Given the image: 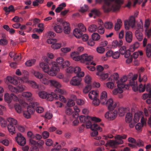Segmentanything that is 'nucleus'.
Wrapping results in <instances>:
<instances>
[{"instance_id":"nucleus-28","label":"nucleus","mask_w":151,"mask_h":151,"mask_svg":"<svg viewBox=\"0 0 151 151\" xmlns=\"http://www.w3.org/2000/svg\"><path fill=\"white\" fill-rule=\"evenodd\" d=\"M139 46V43L137 42H135L134 43L129 46V51L134 52L135 50L137 49Z\"/></svg>"},{"instance_id":"nucleus-51","label":"nucleus","mask_w":151,"mask_h":151,"mask_svg":"<svg viewBox=\"0 0 151 151\" xmlns=\"http://www.w3.org/2000/svg\"><path fill=\"white\" fill-rule=\"evenodd\" d=\"M125 112V109L122 107H119L118 110V113L119 115L120 116H122L124 115V114Z\"/></svg>"},{"instance_id":"nucleus-24","label":"nucleus","mask_w":151,"mask_h":151,"mask_svg":"<svg viewBox=\"0 0 151 151\" xmlns=\"http://www.w3.org/2000/svg\"><path fill=\"white\" fill-rule=\"evenodd\" d=\"M82 63H85L86 61H91L93 59V57L87 54H84L82 55Z\"/></svg>"},{"instance_id":"nucleus-42","label":"nucleus","mask_w":151,"mask_h":151,"mask_svg":"<svg viewBox=\"0 0 151 151\" xmlns=\"http://www.w3.org/2000/svg\"><path fill=\"white\" fill-rule=\"evenodd\" d=\"M90 129L92 130H98L101 132L102 130V129L96 124H92Z\"/></svg>"},{"instance_id":"nucleus-45","label":"nucleus","mask_w":151,"mask_h":151,"mask_svg":"<svg viewBox=\"0 0 151 151\" xmlns=\"http://www.w3.org/2000/svg\"><path fill=\"white\" fill-rule=\"evenodd\" d=\"M97 52L99 54H103L105 51V48L102 46H100L97 47L96 49Z\"/></svg>"},{"instance_id":"nucleus-48","label":"nucleus","mask_w":151,"mask_h":151,"mask_svg":"<svg viewBox=\"0 0 151 151\" xmlns=\"http://www.w3.org/2000/svg\"><path fill=\"white\" fill-rule=\"evenodd\" d=\"M4 99L5 101L8 103H10L12 101L11 95L9 96V94L8 93H6L4 95Z\"/></svg>"},{"instance_id":"nucleus-41","label":"nucleus","mask_w":151,"mask_h":151,"mask_svg":"<svg viewBox=\"0 0 151 151\" xmlns=\"http://www.w3.org/2000/svg\"><path fill=\"white\" fill-rule=\"evenodd\" d=\"M91 89V86L89 85H86L83 89V92L84 94L88 93Z\"/></svg>"},{"instance_id":"nucleus-50","label":"nucleus","mask_w":151,"mask_h":151,"mask_svg":"<svg viewBox=\"0 0 151 151\" xmlns=\"http://www.w3.org/2000/svg\"><path fill=\"white\" fill-rule=\"evenodd\" d=\"M4 9L7 14H8L10 12H12L14 10V7L12 5H10L8 7H4Z\"/></svg>"},{"instance_id":"nucleus-4","label":"nucleus","mask_w":151,"mask_h":151,"mask_svg":"<svg viewBox=\"0 0 151 151\" xmlns=\"http://www.w3.org/2000/svg\"><path fill=\"white\" fill-rule=\"evenodd\" d=\"M127 137V135L122 134L118 135L114 137L115 140H110L107 142L106 146H110L112 148L116 147V145H118L122 144L123 143V139H125Z\"/></svg>"},{"instance_id":"nucleus-59","label":"nucleus","mask_w":151,"mask_h":151,"mask_svg":"<svg viewBox=\"0 0 151 151\" xmlns=\"http://www.w3.org/2000/svg\"><path fill=\"white\" fill-rule=\"evenodd\" d=\"M44 0H35L32 2L33 5L37 6L39 4H42L43 3Z\"/></svg>"},{"instance_id":"nucleus-20","label":"nucleus","mask_w":151,"mask_h":151,"mask_svg":"<svg viewBox=\"0 0 151 151\" xmlns=\"http://www.w3.org/2000/svg\"><path fill=\"white\" fill-rule=\"evenodd\" d=\"M6 82L10 83L14 85H17L18 84V81L17 80V77L8 76L6 78Z\"/></svg>"},{"instance_id":"nucleus-38","label":"nucleus","mask_w":151,"mask_h":151,"mask_svg":"<svg viewBox=\"0 0 151 151\" xmlns=\"http://www.w3.org/2000/svg\"><path fill=\"white\" fill-rule=\"evenodd\" d=\"M54 29L56 32L58 33H60L63 31V27L60 25H57L54 26Z\"/></svg>"},{"instance_id":"nucleus-44","label":"nucleus","mask_w":151,"mask_h":151,"mask_svg":"<svg viewBox=\"0 0 151 151\" xmlns=\"http://www.w3.org/2000/svg\"><path fill=\"white\" fill-rule=\"evenodd\" d=\"M106 85L107 88L110 89H113L115 86L114 83L112 81L107 82L106 83Z\"/></svg>"},{"instance_id":"nucleus-12","label":"nucleus","mask_w":151,"mask_h":151,"mask_svg":"<svg viewBox=\"0 0 151 151\" xmlns=\"http://www.w3.org/2000/svg\"><path fill=\"white\" fill-rule=\"evenodd\" d=\"M104 114V116L106 119L109 120H113L115 119L117 116V111L114 109L109 110Z\"/></svg>"},{"instance_id":"nucleus-11","label":"nucleus","mask_w":151,"mask_h":151,"mask_svg":"<svg viewBox=\"0 0 151 151\" xmlns=\"http://www.w3.org/2000/svg\"><path fill=\"white\" fill-rule=\"evenodd\" d=\"M47 42L48 44H51V47L54 50L59 49L62 47V44L57 42V40L56 39H48Z\"/></svg>"},{"instance_id":"nucleus-29","label":"nucleus","mask_w":151,"mask_h":151,"mask_svg":"<svg viewBox=\"0 0 151 151\" xmlns=\"http://www.w3.org/2000/svg\"><path fill=\"white\" fill-rule=\"evenodd\" d=\"M73 34L76 38L79 39L81 38L82 33L78 28H76L73 30Z\"/></svg>"},{"instance_id":"nucleus-8","label":"nucleus","mask_w":151,"mask_h":151,"mask_svg":"<svg viewBox=\"0 0 151 151\" xmlns=\"http://www.w3.org/2000/svg\"><path fill=\"white\" fill-rule=\"evenodd\" d=\"M124 24L125 28L127 30H129L130 27L133 28L135 24V17L133 16H131L128 19L124 20Z\"/></svg>"},{"instance_id":"nucleus-22","label":"nucleus","mask_w":151,"mask_h":151,"mask_svg":"<svg viewBox=\"0 0 151 151\" xmlns=\"http://www.w3.org/2000/svg\"><path fill=\"white\" fill-rule=\"evenodd\" d=\"M63 25L64 33L66 34H69L70 32V24L67 22H64L63 23Z\"/></svg>"},{"instance_id":"nucleus-60","label":"nucleus","mask_w":151,"mask_h":151,"mask_svg":"<svg viewBox=\"0 0 151 151\" xmlns=\"http://www.w3.org/2000/svg\"><path fill=\"white\" fill-rule=\"evenodd\" d=\"M8 89L10 91L17 93V90L16 87H15L11 85H9L8 86Z\"/></svg>"},{"instance_id":"nucleus-10","label":"nucleus","mask_w":151,"mask_h":151,"mask_svg":"<svg viewBox=\"0 0 151 151\" xmlns=\"http://www.w3.org/2000/svg\"><path fill=\"white\" fill-rule=\"evenodd\" d=\"M56 63L58 65H60L62 68H65L70 65V63L68 60H65L64 59L61 57L57 58L56 59V61H55Z\"/></svg>"},{"instance_id":"nucleus-9","label":"nucleus","mask_w":151,"mask_h":151,"mask_svg":"<svg viewBox=\"0 0 151 151\" xmlns=\"http://www.w3.org/2000/svg\"><path fill=\"white\" fill-rule=\"evenodd\" d=\"M117 102L114 101L113 99L110 98L107 99L106 101L104 102L102 104L104 105H106L109 110L114 109L117 106Z\"/></svg>"},{"instance_id":"nucleus-1","label":"nucleus","mask_w":151,"mask_h":151,"mask_svg":"<svg viewBox=\"0 0 151 151\" xmlns=\"http://www.w3.org/2000/svg\"><path fill=\"white\" fill-rule=\"evenodd\" d=\"M39 66L42 70L45 73L51 76H56L59 79H63L64 76L61 73H58L60 71V69L58 65L55 62H51L50 63L40 62Z\"/></svg>"},{"instance_id":"nucleus-36","label":"nucleus","mask_w":151,"mask_h":151,"mask_svg":"<svg viewBox=\"0 0 151 151\" xmlns=\"http://www.w3.org/2000/svg\"><path fill=\"white\" fill-rule=\"evenodd\" d=\"M83 80L85 83L90 84L92 81L91 77L88 74H86L84 77Z\"/></svg>"},{"instance_id":"nucleus-25","label":"nucleus","mask_w":151,"mask_h":151,"mask_svg":"<svg viewBox=\"0 0 151 151\" xmlns=\"http://www.w3.org/2000/svg\"><path fill=\"white\" fill-rule=\"evenodd\" d=\"M55 100L58 99V96L56 95L55 93L51 92L50 93L47 94L46 98L49 101H52L54 99Z\"/></svg>"},{"instance_id":"nucleus-64","label":"nucleus","mask_w":151,"mask_h":151,"mask_svg":"<svg viewBox=\"0 0 151 151\" xmlns=\"http://www.w3.org/2000/svg\"><path fill=\"white\" fill-rule=\"evenodd\" d=\"M145 88L147 91L148 92L150 95V97L151 96V85L150 83H148L145 86Z\"/></svg>"},{"instance_id":"nucleus-31","label":"nucleus","mask_w":151,"mask_h":151,"mask_svg":"<svg viewBox=\"0 0 151 151\" xmlns=\"http://www.w3.org/2000/svg\"><path fill=\"white\" fill-rule=\"evenodd\" d=\"M122 25V22L121 19H118L116 22L115 24L114 29L116 31L119 30Z\"/></svg>"},{"instance_id":"nucleus-40","label":"nucleus","mask_w":151,"mask_h":151,"mask_svg":"<svg viewBox=\"0 0 151 151\" xmlns=\"http://www.w3.org/2000/svg\"><path fill=\"white\" fill-rule=\"evenodd\" d=\"M7 121L9 123L8 124L15 125L17 123V121L15 119L9 117L7 119Z\"/></svg>"},{"instance_id":"nucleus-23","label":"nucleus","mask_w":151,"mask_h":151,"mask_svg":"<svg viewBox=\"0 0 151 151\" xmlns=\"http://www.w3.org/2000/svg\"><path fill=\"white\" fill-rule=\"evenodd\" d=\"M125 38L127 42L131 43L133 39L132 32L129 31H126L125 33Z\"/></svg>"},{"instance_id":"nucleus-14","label":"nucleus","mask_w":151,"mask_h":151,"mask_svg":"<svg viewBox=\"0 0 151 151\" xmlns=\"http://www.w3.org/2000/svg\"><path fill=\"white\" fill-rule=\"evenodd\" d=\"M125 119L126 122L129 124V126L130 128H133L134 127L135 124L133 121V115L132 113H127L126 115Z\"/></svg>"},{"instance_id":"nucleus-33","label":"nucleus","mask_w":151,"mask_h":151,"mask_svg":"<svg viewBox=\"0 0 151 151\" xmlns=\"http://www.w3.org/2000/svg\"><path fill=\"white\" fill-rule=\"evenodd\" d=\"M7 129L9 132L12 134H13L16 132L14 125L8 124Z\"/></svg>"},{"instance_id":"nucleus-39","label":"nucleus","mask_w":151,"mask_h":151,"mask_svg":"<svg viewBox=\"0 0 151 151\" xmlns=\"http://www.w3.org/2000/svg\"><path fill=\"white\" fill-rule=\"evenodd\" d=\"M97 28V26L94 24L90 25L88 28V31L91 32H93L96 31Z\"/></svg>"},{"instance_id":"nucleus-19","label":"nucleus","mask_w":151,"mask_h":151,"mask_svg":"<svg viewBox=\"0 0 151 151\" xmlns=\"http://www.w3.org/2000/svg\"><path fill=\"white\" fill-rule=\"evenodd\" d=\"M74 73L76 74V76L78 77H82L85 75L84 73L81 71V69L78 66L73 67Z\"/></svg>"},{"instance_id":"nucleus-46","label":"nucleus","mask_w":151,"mask_h":151,"mask_svg":"<svg viewBox=\"0 0 151 151\" xmlns=\"http://www.w3.org/2000/svg\"><path fill=\"white\" fill-rule=\"evenodd\" d=\"M78 29L81 31L82 32H85L86 30V27L84 25L81 23H80L78 24Z\"/></svg>"},{"instance_id":"nucleus-21","label":"nucleus","mask_w":151,"mask_h":151,"mask_svg":"<svg viewBox=\"0 0 151 151\" xmlns=\"http://www.w3.org/2000/svg\"><path fill=\"white\" fill-rule=\"evenodd\" d=\"M107 97L108 94L106 91H103L100 93L99 98L101 104L107 100Z\"/></svg>"},{"instance_id":"nucleus-43","label":"nucleus","mask_w":151,"mask_h":151,"mask_svg":"<svg viewBox=\"0 0 151 151\" xmlns=\"http://www.w3.org/2000/svg\"><path fill=\"white\" fill-rule=\"evenodd\" d=\"M87 118L88 119L91 120L96 122H100L101 121V119L100 118L95 116H87Z\"/></svg>"},{"instance_id":"nucleus-15","label":"nucleus","mask_w":151,"mask_h":151,"mask_svg":"<svg viewBox=\"0 0 151 151\" xmlns=\"http://www.w3.org/2000/svg\"><path fill=\"white\" fill-rule=\"evenodd\" d=\"M17 143L21 146H24L26 143L25 139L20 133L17 134V136L15 138Z\"/></svg>"},{"instance_id":"nucleus-13","label":"nucleus","mask_w":151,"mask_h":151,"mask_svg":"<svg viewBox=\"0 0 151 151\" xmlns=\"http://www.w3.org/2000/svg\"><path fill=\"white\" fill-rule=\"evenodd\" d=\"M141 24L138 27V29L135 31V36L139 41H141L143 38V36L142 31L143 29V22L141 20H140Z\"/></svg>"},{"instance_id":"nucleus-53","label":"nucleus","mask_w":151,"mask_h":151,"mask_svg":"<svg viewBox=\"0 0 151 151\" xmlns=\"http://www.w3.org/2000/svg\"><path fill=\"white\" fill-rule=\"evenodd\" d=\"M92 102V104L95 106H97L99 105L100 104V101L97 97L94 98L93 99Z\"/></svg>"},{"instance_id":"nucleus-34","label":"nucleus","mask_w":151,"mask_h":151,"mask_svg":"<svg viewBox=\"0 0 151 151\" xmlns=\"http://www.w3.org/2000/svg\"><path fill=\"white\" fill-rule=\"evenodd\" d=\"M36 61V60L34 59L29 60L25 62V65L27 67H31L34 65Z\"/></svg>"},{"instance_id":"nucleus-3","label":"nucleus","mask_w":151,"mask_h":151,"mask_svg":"<svg viewBox=\"0 0 151 151\" xmlns=\"http://www.w3.org/2000/svg\"><path fill=\"white\" fill-rule=\"evenodd\" d=\"M114 0H104V4L103 9L105 12L111 10L114 11L119 10L120 8V4H122L123 0H116L115 2Z\"/></svg>"},{"instance_id":"nucleus-37","label":"nucleus","mask_w":151,"mask_h":151,"mask_svg":"<svg viewBox=\"0 0 151 151\" xmlns=\"http://www.w3.org/2000/svg\"><path fill=\"white\" fill-rule=\"evenodd\" d=\"M119 78V76L117 73H114L112 74L109 78V79L111 81L117 80Z\"/></svg>"},{"instance_id":"nucleus-49","label":"nucleus","mask_w":151,"mask_h":151,"mask_svg":"<svg viewBox=\"0 0 151 151\" xmlns=\"http://www.w3.org/2000/svg\"><path fill=\"white\" fill-rule=\"evenodd\" d=\"M100 14L99 12L96 9H93L91 10V12L89 14V17H91L92 16L95 15H98Z\"/></svg>"},{"instance_id":"nucleus-62","label":"nucleus","mask_w":151,"mask_h":151,"mask_svg":"<svg viewBox=\"0 0 151 151\" xmlns=\"http://www.w3.org/2000/svg\"><path fill=\"white\" fill-rule=\"evenodd\" d=\"M67 106L68 107H72L75 105V102L72 99H69L66 104Z\"/></svg>"},{"instance_id":"nucleus-32","label":"nucleus","mask_w":151,"mask_h":151,"mask_svg":"<svg viewBox=\"0 0 151 151\" xmlns=\"http://www.w3.org/2000/svg\"><path fill=\"white\" fill-rule=\"evenodd\" d=\"M66 4L65 2L61 3L58 5V6L55 9V12L57 13H59L64 7H66Z\"/></svg>"},{"instance_id":"nucleus-6","label":"nucleus","mask_w":151,"mask_h":151,"mask_svg":"<svg viewBox=\"0 0 151 151\" xmlns=\"http://www.w3.org/2000/svg\"><path fill=\"white\" fill-rule=\"evenodd\" d=\"M23 73L26 76L22 77L20 78L19 80L21 81L22 83H27L32 87L34 88L39 89V86L37 83L33 81H29L28 80V77L29 76V73L26 70H24Z\"/></svg>"},{"instance_id":"nucleus-52","label":"nucleus","mask_w":151,"mask_h":151,"mask_svg":"<svg viewBox=\"0 0 151 151\" xmlns=\"http://www.w3.org/2000/svg\"><path fill=\"white\" fill-rule=\"evenodd\" d=\"M22 95L23 97L28 98L31 97L32 96V93L29 91L24 92L22 93Z\"/></svg>"},{"instance_id":"nucleus-57","label":"nucleus","mask_w":151,"mask_h":151,"mask_svg":"<svg viewBox=\"0 0 151 151\" xmlns=\"http://www.w3.org/2000/svg\"><path fill=\"white\" fill-rule=\"evenodd\" d=\"M105 27L107 29H111L113 26V24L111 22H107L104 24Z\"/></svg>"},{"instance_id":"nucleus-55","label":"nucleus","mask_w":151,"mask_h":151,"mask_svg":"<svg viewBox=\"0 0 151 151\" xmlns=\"http://www.w3.org/2000/svg\"><path fill=\"white\" fill-rule=\"evenodd\" d=\"M100 37L97 33H94L92 35V39L95 41H97L100 39Z\"/></svg>"},{"instance_id":"nucleus-63","label":"nucleus","mask_w":151,"mask_h":151,"mask_svg":"<svg viewBox=\"0 0 151 151\" xmlns=\"http://www.w3.org/2000/svg\"><path fill=\"white\" fill-rule=\"evenodd\" d=\"M147 80V77L146 75H144L142 76H139V82L142 81L145 82Z\"/></svg>"},{"instance_id":"nucleus-56","label":"nucleus","mask_w":151,"mask_h":151,"mask_svg":"<svg viewBox=\"0 0 151 151\" xmlns=\"http://www.w3.org/2000/svg\"><path fill=\"white\" fill-rule=\"evenodd\" d=\"M8 40L5 38H3L0 39V45H6L8 44Z\"/></svg>"},{"instance_id":"nucleus-16","label":"nucleus","mask_w":151,"mask_h":151,"mask_svg":"<svg viewBox=\"0 0 151 151\" xmlns=\"http://www.w3.org/2000/svg\"><path fill=\"white\" fill-rule=\"evenodd\" d=\"M140 119L141 123H143V118L142 113L140 111L135 113L133 119V122L134 124L138 122Z\"/></svg>"},{"instance_id":"nucleus-18","label":"nucleus","mask_w":151,"mask_h":151,"mask_svg":"<svg viewBox=\"0 0 151 151\" xmlns=\"http://www.w3.org/2000/svg\"><path fill=\"white\" fill-rule=\"evenodd\" d=\"M38 103L33 102L31 103L27 108V111L31 114H33L35 112V108L38 106Z\"/></svg>"},{"instance_id":"nucleus-30","label":"nucleus","mask_w":151,"mask_h":151,"mask_svg":"<svg viewBox=\"0 0 151 151\" xmlns=\"http://www.w3.org/2000/svg\"><path fill=\"white\" fill-rule=\"evenodd\" d=\"M74 48L73 46H72L70 47H64L61 48L60 49V51L62 52L63 55H66L67 53L70 52L71 49H73Z\"/></svg>"},{"instance_id":"nucleus-26","label":"nucleus","mask_w":151,"mask_h":151,"mask_svg":"<svg viewBox=\"0 0 151 151\" xmlns=\"http://www.w3.org/2000/svg\"><path fill=\"white\" fill-rule=\"evenodd\" d=\"M96 74L99 77V78L102 81L106 80L109 76V74L107 73H101L99 72H97Z\"/></svg>"},{"instance_id":"nucleus-54","label":"nucleus","mask_w":151,"mask_h":151,"mask_svg":"<svg viewBox=\"0 0 151 151\" xmlns=\"http://www.w3.org/2000/svg\"><path fill=\"white\" fill-rule=\"evenodd\" d=\"M47 93L45 91H41L38 93L39 96L42 99H46Z\"/></svg>"},{"instance_id":"nucleus-17","label":"nucleus","mask_w":151,"mask_h":151,"mask_svg":"<svg viewBox=\"0 0 151 151\" xmlns=\"http://www.w3.org/2000/svg\"><path fill=\"white\" fill-rule=\"evenodd\" d=\"M76 76L72 77L70 81V84L74 86H79L81 85L82 79Z\"/></svg>"},{"instance_id":"nucleus-2","label":"nucleus","mask_w":151,"mask_h":151,"mask_svg":"<svg viewBox=\"0 0 151 151\" xmlns=\"http://www.w3.org/2000/svg\"><path fill=\"white\" fill-rule=\"evenodd\" d=\"M30 72L36 78L39 79L41 83L45 85H47L50 83L51 86L57 88L62 87V85L59 82L55 80H49L48 76L46 75L39 71H35L33 69L31 70Z\"/></svg>"},{"instance_id":"nucleus-7","label":"nucleus","mask_w":151,"mask_h":151,"mask_svg":"<svg viewBox=\"0 0 151 151\" xmlns=\"http://www.w3.org/2000/svg\"><path fill=\"white\" fill-rule=\"evenodd\" d=\"M129 85L132 87L134 91H139L140 92H143L145 89V84H140L138 86L137 81L133 79L130 81Z\"/></svg>"},{"instance_id":"nucleus-27","label":"nucleus","mask_w":151,"mask_h":151,"mask_svg":"<svg viewBox=\"0 0 151 151\" xmlns=\"http://www.w3.org/2000/svg\"><path fill=\"white\" fill-rule=\"evenodd\" d=\"M99 93L96 91L91 90L88 93V96L89 98L92 100L94 98L97 97Z\"/></svg>"},{"instance_id":"nucleus-61","label":"nucleus","mask_w":151,"mask_h":151,"mask_svg":"<svg viewBox=\"0 0 151 151\" xmlns=\"http://www.w3.org/2000/svg\"><path fill=\"white\" fill-rule=\"evenodd\" d=\"M12 20L14 22H21L23 21V19L22 17L15 16L12 19Z\"/></svg>"},{"instance_id":"nucleus-35","label":"nucleus","mask_w":151,"mask_h":151,"mask_svg":"<svg viewBox=\"0 0 151 151\" xmlns=\"http://www.w3.org/2000/svg\"><path fill=\"white\" fill-rule=\"evenodd\" d=\"M14 107L17 112L19 114L22 112L23 109V107L22 105L18 104H16L14 105Z\"/></svg>"},{"instance_id":"nucleus-47","label":"nucleus","mask_w":151,"mask_h":151,"mask_svg":"<svg viewBox=\"0 0 151 151\" xmlns=\"http://www.w3.org/2000/svg\"><path fill=\"white\" fill-rule=\"evenodd\" d=\"M54 91L55 93H59L63 95H66L67 93L65 90L60 88H56L55 90Z\"/></svg>"},{"instance_id":"nucleus-58","label":"nucleus","mask_w":151,"mask_h":151,"mask_svg":"<svg viewBox=\"0 0 151 151\" xmlns=\"http://www.w3.org/2000/svg\"><path fill=\"white\" fill-rule=\"evenodd\" d=\"M0 123L2 127H5L7 125V121L1 117H0Z\"/></svg>"},{"instance_id":"nucleus-5","label":"nucleus","mask_w":151,"mask_h":151,"mask_svg":"<svg viewBox=\"0 0 151 151\" xmlns=\"http://www.w3.org/2000/svg\"><path fill=\"white\" fill-rule=\"evenodd\" d=\"M127 79V77L124 76L122 77L120 80H119L116 82L117 84V88H115L112 91L113 93L116 95L118 93H121L123 92V88H124L125 85L124 83L126 81Z\"/></svg>"}]
</instances>
